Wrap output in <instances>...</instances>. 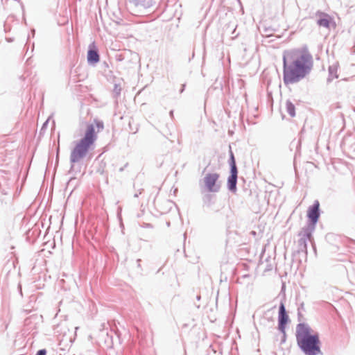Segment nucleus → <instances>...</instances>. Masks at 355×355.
I'll return each instance as SVG.
<instances>
[{"instance_id": "4", "label": "nucleus", "mask_w": 355, "mask_h": 355, "mask_svg": "<svg viewBox=\"0 0 355 355\" xmlns=\"http://www.w3.org/2000/svg\"><path fill=\"white\" fill-rule=\"evenodd\" d=\"M219 174L217 173H207L204 178L205 185L209 192H216L219 190L220 184L218 182Z\"/></svg>"}, {"instance_id": "12", "label": "nucleus", "mask_w": 355, "mask_h": 355, "mask_svg": "<svg viewBox=\"0 0 355 355\" xmlns=\"http://www.w3.org/2000/svg\"><path fill=\"white\" fill-rule=\"evenodd\" d=\"M282 118L284 119L285 118V115L283 114V116H282Z\"/></svg>"}, {"instance_id": "5", "label": "nucleus", "mask_w": 355, "mask_h": 355, "mask_svg": "<svg viewBox=\"0 0 355 355\" xmlns=\"http://www.w3.org/2000/svg\"><path fill=\"white\" fill-rule=\"evenodd\" d=\"M231 175L228 178L227 180V184L228 188L231 191H235L236 190V181H237V168L236 166V162L234 159V157L232 153H231Z\"/></svg>"}, {"instance_id": "3", "label": "nucleus", "mask_w": 355, "mask_h": 355, "mask_svg": "<svg viewBox=\"0 0 355 355\" xmlns=\"http://www.w3.org/2000/svg\"><path fill=\"white\" fill-rule=\"evenodd\" d=\"M296 339L297 345L306 354L317 355L320 353L319 335L307 324L304 323L297 324Z\"/></svg>"}, {"instance_id": "10", "label": "nucleus", "mask_w": 355, "mask_h": 355, "mask_svg": "<svg viewBox=\"0 0 355 355\" xmlns=\"http://www.w3.org/2000/svg\"><path fill=\"white\" fill-rule=\"evenodd\" d=\"M283 110L286 111L291 117H294L295 116V107L288 101L285 103Z\"/></svg>"}, {"instance_id": "8", "label": "nucleus", "mask_w": 355, "mask_h": 355, "mask_svg": "<svg viewBox=\"0 0 355 355\" xmlns=\"http://www.w3.org/2000/svg\"><path fill=\"white\" fill-rule=\"evenodd\" d=\"M318 24L320 26H323L327 28H330L331 27L335 28L336 23L334 21L333 18L327 14L320 13L319 15V19L318 20Z\"/></svg>"}, {"instance_id": "11", "label": "nucleus", "mask_w": 355, "mask_h": 355, "mask_svg": "<svg viewBox=\"0 0 355 355\" xmlns=\"http://www.w3.org/2000/svg\"><path fill=\"white\" fill-rule=\"evenodd\" d=\"M46 352L45 349H41L37 352V355H46Z\"/></svg>"}, {"instance_id": "1", "label": "nucleus", "mask_w": 355, "mask_h": 355, "mask_svg": "<svg viewBox=\"0 0 355 355\" xmlns=\"http://www.w3.org/2000/svg\"><path fill=\"white\" fill-rule=\"evenodd\" d=\"M283 64L284 83L288 85L304 78L312 69L313 60L309 49L302 46L285 51Z\"/></svg>"}, {"instance_id": "7", "label": "nucleus", "mask_w": 355, "mask_h": 355, "mask_svg": "<svg viewBox=\"0 0 355 355\" xmlns=\"http://www.w3.org/2000/svg\"><path fill=\"white\" fill-rule=\"evenodd\" d=\"M320 202L318 200H315L313 206L310 207L307 211V216L312 222L313 225H315L319 218Z\"/></svg>"}, {"instance_id": "9", "label": "nucleus", "mask_w": 355, "mask_h": 355, "mask_svg": "<svg viewBox=\"0 0 355 355\" xmlns=\"http://www.w3.org/2000/svg\"><path fill=\"white\" fill-rule=\"evenodd\" d=\"M99 55L96 50H89L87 53V60L90 63H96L99 61Z\"/></svg>"}, {"instance_id": "2", "label": "nucleus", "mask_w": 355, "mask_h": 355, "mask_svg": "<svg viewBox=\"0 0 355 355\" xmlns=\"http://www.w3.org/2000/svg\"><path fill=\"white\" fill-rule=\"evenodd\" d=\"M103 129V122L97 119H94L92 123L87 124L84 137L76 143L71 152L70 160L71 162H78L86 156L97 139V133Z\"/></svg>"}, {"instance_id": "6", "label": "nucleus", "mask_w": 355, "mask_h": 355, "mask_svg": "<svg viewBox=\"0 0 355 355\" xmlns=\"http://www.w3.org/2000/svg\"><path fill=\"white\" fill-rule=\"evenodd\" d=\"M278 321H279V329L284 332L286 325L289 321V317L286 311V309L284 303H281L279 306V315H278Z\"/></svg>"}]
</instances>
